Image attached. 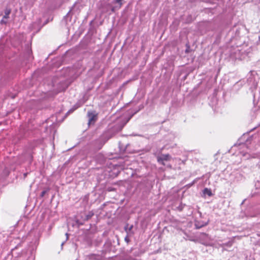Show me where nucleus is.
I'll list each match as a JSON object with an SVG mask.
<instances>
[{"instance_id":"f257e3e1","label":"nucleus","mask_w":260,"mask_h":260,"mask_svg":"<svg viewBox=\"0 0 260 260\" xmlns=\"http://www.w3.org/2000/svg\"><path fill=\"white\" fill-rule=\"evenodd\" d=\"M88 116L89 118L88 123L89 124H93L97 120V115L94 114L93 112H88Z\"/></svg>"},{"instance_id":"f03ea898","label":"nucleus","mask_w":260,"mask_h":260,"mask_svg":"<svg viewBox=\"0 0 260 260\" xmlns=\"http://www.w3.org/2000/svg\"><path fill=\"white\" fill-rule=\"evenodd\" d=\"M171 156L169 154H162L160 156H158L157 157V160L158 162H160L161 161L165 160H170Z\"/></svg>"},{"instance_id":"7ed1b4c3","label":"nucleus","mask_w":260,"mask_h":260,"mask_svg":"<svg viewBox=\"0 0 260 260\" xmlns=\"http://www.w3.org/2000/svg\"><path fill=\"white\" fill-rule=\"evenodd\" d=\"M11 12V10L10 8H6L5 10V15L3 19H8L9 17V15Z\"/></svg>"},{"instance_id":"20e7f679","label":"nucleus","mask_w":260,"mask_h":260,"mask_svg":"<svg viewBox=\"0 0 260 260\" xmlns=\"http://www.w3.org/2000/svg\"><path fill=\"white\" fill-rule=\"evenodd\" d=\"M203 193L204 194H207L209 197H211V196H212V193L211 190L210 189L208 188H205L203 190Z\"/></svg>"},{"instance_id":"39448f33","label":"nucleus","mask_w":260,"mask_h":260,"mask_svg":"<svg viewBox=\"0 0 260 260\" xmlns=\"http://www.w3.org/2000/svg\"><path fill=\"white\" fill-rule=\"evenodd\" d=\"M114 2L119 4L118 8L119 9L122 5V0H114Z\"/></svg>"},{"instance_id":"423d86ee","label":"nucleus","mask_w":260,"mask_h":260,"mask_svg":"<svg viewBox=\"0 0 260 260\" xmlns=\"http://www.w3.org/2000/svg\"><path fill=\"white\" fill-rule=\"evenodd\" d=\"M45 193H46L45 191H42L41 193V197H43L44 196V194H45Z\"/></svg>"},{"instance_id":"0eeeda50","label":"nucleus","mask_w":260,"mask_h":260,"mask_svg":"<svg viewBox=\"0 0 260 260\" xmlns=\"http://www.w3.org/2000/svg\"><path fill=\"white\" fill-rule=\"evenodd\" d=\"M159 163H160V164H161L162 165H163V166H165V162H164V161H161V162H159Z\"/></svg>"},{"instance_id":"6e6552de","label":"nucleus","mask_w":260,"mask_h":260,"mask_svg":"<svg viewBox=\"0 0 260 260\" xmlns=\"http://www.w3.org/2000/svg\"><path fill=\"white\" fill-rule=\"evenodd\" d=\"M153 260H162L161 259H159L157 257L154 258Z\"/></svg>"},{"instance_id":"1a4fd4ad","label":"nucleus","mask_w":260,"mask_h":260,"mask_svg":"<svg viewBox=\"0 0 260 260\" xmlns=\"http://www.w3.org/2000/svg\"><path fill=\"white\" fill-rule=\"evenodd\" d=\"M1 23H6V22L4 21V19H2V21H1Z\"/></svg>"},{"instance_id":"9d476101","label":"nucleus","mask_w":260,"mask_h":260,"mask_svg":"<svg viewBox=\"0 0 260 260\" xmlns=\"http://www.w3.org/2000/svg\"><path fill=\"white\" fill-rule=\"evenodd\" d=\"M115 8H114H114H112V12H114L115 11Z\"/></svg>"}]
</instances>
